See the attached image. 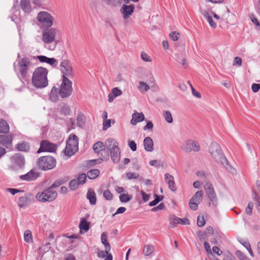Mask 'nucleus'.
<instances>
[{"instance_id":"nucleus-1","label":"nucleus","mask_w":260,"mask_h":260,"mask_svg":"<svg viewBox=\"0 0 260 260\" xmlns=\"http://www.w3.org/2000/svg\"><path fill=\"white\" fill-rule=\"evenodd\" d=\"M209 152L213 159L219 165L223 166L227 170L231 171L233 168L230 165L229 161L224 155L218 144L212 142L209 148Z\"/></svg>"},{"instance_id":"nucleus-2","label":"nucleus","mask_w":260,"mask_h":260,"mask_svg":"<svg viewBox=\"0 0 260 260\" xmlns=\"http://www.w3.org/2000/svg\"><path fill=\"white\" fill-rule=\"evenodd\" d=\"M48 70L43 67H38L34 72L32 83L37 88H44L48 84L47 79Z\"/></svg>"},{"instance_id":"nucleus-3","label":"nucleus","mask_w":260,"mask_h":260,"mask_svg":"<svg viewBox=\"0 0 260 260\" xmlns=\"http://www.w3.org/2000/svg\"><path fill=\"white\" fill-rule=\"evenodd\" d=\"M32 67V63L29 58L27 57L18 59L16 62L14 63L15 71L19 77L22 78L26 76Z\"/></svg>"},{"instance_id":"nucleus-4","label":"nucleus","mask_w":260,"mask_h":260,"mask_svg":"<svg viewBox=\"0 0 260 260\" xmlns=\"http://www.w3.org/2000/svg\"><path fill=\"white\" fill-rule=\"evenodd\" d=\"M78 150V138L75 135H71L66 144V147L63 150L64 155L70 157Z\"/></svg>"},{"instance_id":"nucleus-5","label":"nucleus","mask_w":260,"mask_h":260,"mask_svg":"<svg viewBox=\"0 0 260 260\" xmlns=\"http://www.w3.org/2000/svg\"><path fill=\"white\" fill-rule=\"evenodd\" d=\"M57 196L56 190H52L49 187L42 192H39L36 196V199L41 202H51Z\"/></svg>"},{"instance_id":"nucleus-6","label":"nucleus","mask_w":260,"mask_h":260,"mask_svg":"<svg viewBox=\"0 0 260 260\" xmlns=\"http://www.w3.org/2000/svg\"><path fill=\"white\" fill-rule=\"evenodd\" d=\"M56 165V160L50 156H45L40 157L37 162L39 168L43 170H48L53 169Z\"/></svg>"},{"instance_id":"nucleus-7","label":"nucleus","mask_w":260,"mask_h":260,"mask_svg":"<svg viewBox=\"0 0 260 260\" xmlns=\"http://www.w3.org/2000/svg\"><path fill=\"white\" fill-rule=\"evenodd\" d=\"M37 19L40 25L46 28L51 27L53 24V17L47 12L41 11L38 14Z\"/></svg>"},{"instance_id":"nucleus-8","label":"nucleus","mask_w":260,"mask_h":260,"mask_svg":"<svg viewBox=\"0 0 260 260\" xmlns=\"http://www.w3.org/2000/svg\"><path fill=\"white\" fill-rule=\"evenodd\" d=\"M202 183L203 184L207 196L211 202H212V206L216 207L218 205L217 199L212 185L207 180L203 181Z\"/></svg>"},{"instance_id":"nucleus-9","label":"nucleus","mask_w":260,"mask_h":260,"mask_svg":"<svg viewBox=\"0 0 260 260\" xmlns=\"http://www.w3.org/2000/svg\"><path fill=\"white\" fill-rule=\"evenodd\" d=\"M57 34V29L49 27L45 28L42 32V40L45 44L51 43L55 41Z\"/></svg>"},{"instance_id":"nucleus-10","label":"nucleus","mask_w":260,"mask_h":260,"mask_svg":"<svg viewBox=\"0 0 260 260\" xmlns=\"http://www.w3.org/2000/svg\"><path fill=\"white\" fill-rule=\"evenodd\" d=\"M72 82L67 78L64 77L60 86L59 93L62 98L69 96L72 92Z\"/></svg>"},{"instance_id":"nucleus-11","label":"nucleus","mask_w":260,"mask_h":260,"mask_svg":"<svg viewBox=\"0 0 260 260\" xmlns=\"http://www.w3.org/2000/svg\"><path fill=\"white\" fill-rule=\"evenodd\" d=\"M200 12L202 14V15L205 18L207 22L209 23L210 27L213 28H215L217 26V25L216 23L213 21L212 19V16L216 20H219L220 17L214 12L212 11L209 12L202 8H200Z\"/></svg>"},{"instance_id":"nucleus-12","label":"nucleus","mask_w":260,"mask_h":260,"mask_svg":"<svg viewBox=\"0 0 260 260\" xmlns=\"http://www.w3.org/2000/svg\"><path fill=\"white\" fill-rule=\"evenodd\" d=\"M60 70L63 74V78L64 77L73 78L74 73L73 68L69 60L63 59L60 63Z\"/></svg>"},{"instance_id":"nucleus-13","label":"nucleus","mask_w":260,"mask_h":260,"mask_svg":"<svg viewBox=\"0 0 260 260\" xmlns=\"http://www.w3.org/2000/svg\"><path fill=\"white\" fill-rule=\"evenodd\" d=\"M203 191L199 190L197 191L193 196L190 199L189 205L190 208L192 210H197L198 207V204H200L203 200Z\"/></svg>"},{"instance_id":"nucleus-14","label":"nucleus","mask_w":260,"mask_h":260,"mask_svg":"<svg viewBox=\"0 0 260 260\" xmlns=\"http://www.w3.org/2000/svg\"><path fill=\"white\" fill-rule=\"evenodd\" d=\"M181 148L187 152L192 151L198 152L200 150V147L198 142L192 140H188L182 144Z\"/></svg>"},{"instance_id":"nucleus-15","label":"nucleus","mask_w":260,"mask_h":260,"mask_svg":"<svg viewBox=\"0 0 260 260\" xmlns=\"http://www.w3.org/2000/svg\"><path fill=\"white\" fill-rule=\"evenodd\" d=\"M13 163V169L17 170L21 168L24 165V158L19 153H16L11 158Z\"/></svg>"},{"instance_id":"nucleus-16","label":"nucleus","mask_w":260,"mask_h":260,"mask_svg":"<svg viewBox=\"0 0 260 260\" xmlns=\"http://www.w3.org/2000/svg\"><path fill=\"white\" fill-rule=\"evenodd\" d=\"M56 149V146L54 144L51 143L48 141H43L41 143L40 148L38 150V153L42 151H47L53 152Z\"/></svg>"},{"instance_id":"nucleus-17","label":"nucleus","mask_w":260,"mask_h":260,"mask_svg":"<svg viewBox=\"0 0 260 260\" xmlns=\"http://www.w3.org/2000/svg\"><path fill=\"white\" fill-rule=\"evenodd\" d=\"M134 9V5H123L121 8L120 9V12L122 14L123 18L124 19H127L133 13Z\"/></svg>"},{"instance_id":"nucleus-18","label":"nucleus","mask_w":260,"mask_h":260,"mask_svg":"<svg viewBox=\"0 0 260 260\" xmlns=\"http://www.w3.org/2000/svg\"><path fill=\"white\" fill-rule=\"evenodd\" d=\"M105 145L109 153L120 149L118 143L114 139H108L105 141Z\"/></svg>"},{"instance_id":"nucleus-19","label":"nucleus","mask_w":260,"mask_h":260,"mask_svg":"<svg viewBox=\"0 0 260 260\" xmlns=\"http://www.w3.org/2000/svg\"><path fill=\"white\" fill-rule=\"evenodd\" d=\"M164 179L166 183L168 185L169 188L172 191H175L177 190V187L174 177L169 173H166Z\"/></svg>"},{"instance_id":"nucleus-20","label":"nucleus","mask_w":260,"mask_h":260,"mask_svg":"<svg viewBox=\"0 0 260 260\" xmlns=\"http://www.w3.org/2000/svg\"><path fill=\"white\" fill-rule=\"evenodd\" d=\"M31 195L29 193L25 194L24 196L20 197L18 199V206L20 208H25L30 203Z\"/></svg>"},{"instance_id":"nucleus-21","label":"nucleus","mask_w":260,"mask_h":260,"mask_svg":"<svg viewBox=\"0 0 260 260\" xmlns=\"http://www.w3.org/2000/svg\"><path fill=\"white\" fill-rule=\"evenodd\" d=\"M38 176V173L34 170H31L27 174L20 176V178L23 180L29 181L35 180Z\"/></svg>"},{"instance_id":"nucleus-22","label":"nucleus","mask_w":260,"mask_h":260,"mask_svg":"<svg viewBox=\"0 0 260 260\" xmlns=\"http://www.w3.org/2000/svg\"><path fill=\"white\" fill-rule=\"evenodd\" d=\"M12 140L13 137L11 135H0V144L7 148H10L11 147Z\"/></svg>"},{"instance_id":"nucleus-23","label":"nucleus","mask_w":260,"mask_h":260,"mask_svg":"<svg viewBox=\"0 0 260 260\" xmlns=\"http://www.w3.org/2000/svg\"><path fill=\"white\" fill-rule=\"evenodd\" d=\"M144 115L142 112L138 113L135 111L132 114V118L131 120V123L132 125H136L138 122L143 121L144 120Z\"/></svg>"},{"instance_id":"nucleus-24","label":"nucleus","mask_w":260,"mask_h":260,"mask_svg":"<svg viewBox=\"0 0 260 260\" xmlns=\"http://www.w3.org/2000/svg\"><path fill=\"white\" fill-rule=\"evenodd\" d=\"M37 58L41 62H46L53 67L57 66V61L54 58H49L43 55H39L37 56Z\"/></svg>"},{"instance_id":"nucleus-25","label":"nucleus","mask_w":260,"mask_h":260,"mask_svg":"<svg viewBox=\"0 0 260 260\" xmlns=\"http://www.w3.org/2000/svg\"><path fill=\"white\" fill-rule=\"evenodd\" d=\"M122 91L117 87L113 88L108 95V101L112 102L115 98L122 94Z\"/></svg>"},{"instance_id":"nucleus-26","label":"nucleus","mask_w":260,"mask_h":260,"mask_svg":"<svg viewBox=\"0 0 260 260\" xmlns=\"http://www.w3.org/2000/svg\"><path fill=\"white\" fill-rule=\"evenodd\" d=\"M144 145L147 151L151 152L153 150V142L150 137H147L144 139Z\"/></svg>"},{"instance_id":"nucleus-27","label":"nucleus","mask_w":260,"mask_h":260,"mask_svg":"<svg viewBox=\"0 0 260 260\" xmlns=\"http://www.w3.org/2000/svg\"><path fill=\"white\" fill-rule=\"evenodd\" d=\"M20 7L22 10L26 13H29L31 11L29 0H21Z\"/></svg>"},{"instance_id":"nucleus-28","label":"nucleus","mask_w":260,"mask_h":260,"mask_svg":"<svg viewBox=\"0 0 260 260\" xmlns=\"http://www.w3.org/2000/svg\"><path fill=\"white\" fill-rule=\"evenodd\" d=\"M87 199L89 201L90 204L95 205L96 203V198L94 191L89 189L86 194Z\"/></svg>"},{"instance_id":"nucleus-29","label":"nucleus","mask_w":260,"mask_h":260,"mask_svg":"<svg viewBox=\"0 0 260 260\" xmlns=\"http://www.w3.org/2000/svg\"><path fill=\"white\" fill-rule=\"evenodd\" d=\"M110 153L111 158L112 161L116 164L118 162L120 159L121 150L120 149L116 151L111 152Z\"/></svg>"},{"instance_id":"nucleus-30","label":"nucleus","mask_w":260,"mask_h":260,"mask_svg":"<svg viewBox=\"0 0 260 260\" xmlns=\"http://www.w3.org/2000/svg\"><path fill=\"white\" fill-rule=\"evenodd\" d=\"M49 99L53 102H56L58 100V90L56 87H53L52 88L50 93Z\"/></svg>"},{"instance_id":"nucleus-31","label":"nucleus","mask_w":260,"mask_h":260,"mask_svg":"<svg viewBox=\"0 0 260 260\" xmlns=\"http://www.w3.org/2000/svg\"><path fill=\"white\" fill-rule=\"evenodd\" d=\"M101 242L105 246V249L111 250V246L109 241L107 240V234L106 232H103L101 235Z\"/></svg>"},{"instance_id":"nucleus-32","label":"nucleus","mask_w":260,"mask_h":260,"mask_svg":"<svg viewBox=\"0 0 260 260\" xmlns=\"http://www.w3.org/2000/svg\"><path fill=\"white\" fill-rule=\"evenodd\" d=\"M9 126L7 122L4 120L0 121V133L7 134L9 132Z\"/></svg>"},{"instance_id":"nucleus-33","label":"nucleus","mask_w":260,"mask_h":260,"mask_svg":"<svg viewBox=\"0 0 260 260\" xmlns=\"http://www.w3.org/2000/svg\"><path fill=\"white\" fill-rule=\"evenodd\" d=\"M105 146L103 142L98 141L93 145V149L96 153L100 154V152L104 148Z\"/></svg>"},{"instance_id":"nucleus-34","label":"nucleus","mask_w":260,"mask_h":260,"mask_svg":"<svg viewBox=\"0 0 260 260\" xmlns=\"http://www.w3.org/2000/svg\"><path fill=\"white\" fill-rule=\"evenodd\" d=\"M16 148L19 151H28L29 149V145L28 143L25 142H22L18 143L16 145Z\"/></svg>"},{"instance_id":"nucleus-35","label":"nucleus","mask_w":260,"mask_h":260,"mask_svg":"<svg viewBox=\"0 0 260 260\" xmlns=\"http://www.w3.org/2000/svg\"><path fill=\"white\" fill-rule=\"evenodd\" d=\"M138 89L141 92H145L150 89V86L143 81L139 82V86Z\"/></svg>"},{"instance_id":"nucleus-36","label":"nucleus","mask_w":260,"mask_h":260,"mask_svg":"<svg viewBox=\"0 0 260 260\" xmlns=\"http://www.w3.org/2000/svg\"><path fill=\"white\" fill-rule=\"evenodd\" d=\"M100 173L99 170L92 169L87 172L86 176L90 179H94L99 175Z\"/></svg>"},{"instance_id":"nucleus-37","label":"nucleus","mask_w":260,"mask_h":260,"mask_svg":"<svg viewBox=\"0 0 260 260\" xmlns=\"http://www.w3.org/2000/svg\"><path fill=\"white\" fill-rule=\"evenodd\" d=\"M154 251V247L150 244L146 245L144 247L143 253L145 256H149Z\"/></svg>"},{"instance_id":"nucleus-38","label":"nucleus","mask_w":260,"mask_h":260,"mask_svg":"<svg viewBox=\"0 0 260 260\" xmlns=\"http://www.w3.org/2000/svg\"><path fill=\"white\" fill-rule=\"evenodd\" d=\"M77 125L79 127H82L85 124L86 121L85 116L82 113H79L77 117Z\"/></svg>"},{"instance_id":"nucleus-39","label":"nucleus","mask_w":260,"mask_h":260,"mask_svg":"<svg viewBox=\"0 0 260 260\" xmlns=\"http://www.w3.org/2000/svg\"><path fill=\"white\" fill-rule=\"evenodd\" d=\"M253 198L255 203L256 208L257 211L260 212V196L254 190L253 191Z\"/></svg>"},{"instance_id":"nucleus-40","label":"nucleus","mask_w":260,"mask_h":260,"mask_svg":"<svg viewBox=\"0 0 260 260\" xmlns=\"http://www.w3.org/2000/svg\"><path fill=\"white\" fill-rule=\"evenodd\" d=\"M89 227V223L87 222L84 218H82L79 224L80 230L84 231L86 232L88 231Z\"/></svg>"},{"instance_id":"nucleus-41","label":"nucleus","mask_w":260,"mask_h":260,"mask_svg":"<svg viewBox=\"0 0 260 260\" xmlns=\"http://www.w3.org/2000/svg\"><path fill=\"white\" fill-rule=\"evenodd\" d=\"M162 114L165 119L167 122L169 123H171L173 122V117L172 116L171 112L169 111H164Z\"/></svg>"},{"instance_id":"nucleus-42","label":"nucleus","mask_w":260,"mask_h":260,"mask_svg":"<svg viewBox=\"0 0 260 260\" xmlns=\"http://www.w3.org/2000/svg\"><path fill=\"white\" fill-rule=\"evenodd\" d=\"M154 196L155 199L153 201L150 202L149 204V206L151 207L156 205L160 201H162L164 198L163 196H159L157 194H154Z\"/></svg>"},{"instance_id":"nucleus-43","label":"nucleus","mask_w":260,"mask_h":260,"mask_svg":"<svg viewBox=\"0 0 260 260\" xmlns=\"http://www.w3.org/2000/svg\"><path fill=\"white\" fill-rule=\"evenodd\" d=\"M102 160H107L109 158V154L105 147L98 154Z\"/></svg>"},{"instance_id":"nucleus-44","label":"nucleus","mask_w":260,"mask_h":260,"mask_svg":"<svg viewBox=\"0 0 260 260\" xmlns=\"http://www.w3.org/2000/svg\"><path fill=\"white\" fill-rule=\"evenodd\" d=\"M24 239L25 241L27 243L32 242V234L30 231L27 230L24 232Z\"/></svg>"},{"instance_id":"nucleus-45","label":"nucleus","mask_w":260,"mask_h":260,"mask_svg":"<svg viewBox=\"0 0 260 260\" xmlns=\"http://www.w3.org/2000/svg\"><path fill=\"white\" fill-rule=\"evenodd\" d=\"M60 112L64 115H69L71 113V109L69 105H64L60 108Z\"/></svg>"},{"instance_id":"nucleus-46","label":"nucleus","mask_w":260,"mask_h":260,"mask_svg":"<svg viewBox=\"0 0 260 260\" xmlns=\"http://www.w3.org/2000/svg\"><path fill=\"white\" fill-rule=\"evenodd\" d=\"M86 176H87L85 174H82L79 175L77 179L76 180L78 182L80 185H83L85 183Z\"/></svg>"},{"instance_id":"nucleus-47","label":"nucleus","mask_w":260,"mask_h":260,"mask_svg":"<svg viewBox=\"0 0 260 260\" xmlns=\"http://www.w3.org/2000/svg\"><path fill=\"white\" fill-rule=\"evenodd\" d=\"M132 198L131 196L123 193L119 196V200L121 202H127L131 200Z\"/></svg>"},{"instance_id":"nucleus-48","label":"nucleus","mask_w":260,"mask_h":260,"mask_svg":"<svg viewBox=\"0 0 260 260\" xmlns=\"http://www.w3.org/2000/svg\"><path fill=\"white\" fill-rule=\"evenodd\" d=\"M180 35L177 31H173L171 32L169 35V37L171 39H172L174 41H176L178 40Z\"/></svg>"},{"instance_id":"nucleus-49","label":"nucleus","mask_w":260,"mask_h":260,"mask_svg":"<svg viewBox=\"0 0 260 260\" xmlns=\"http://www.w3.org/2000/svg\"><path fill=\"white\" fill-rule=\"evenodd\" d=\"M79 185H80V184L76 179L71 180L69 183L70 188L73 190L76 189Z\"/></svg>"},{"instance_id":"nucleus-50","label":"nucleus","mask_w":260,"mask_h":260,"mask_svg":"<svg viewBox=\"0 0 260 260\" xmlns=\"http://www.w3.org/2000/svg\"><path fill=\"white\" fill-rule=\"evenodd\" d=\"M141 58L145 62H151L152 61L151 57L144 51H142L141 53Z\"/></svg>"},{"instance_id":"nucleus-51","label":"nucleus","mask_w":260,"mask_h":260,"mask_svg":"<svg viewBox=\"0 0 260 260\" xmlns=\"http://www.w3.org/2000/svg\"><path fill=\"white\" fill-rule=\"evenodd\" d=\"M105 251H100L98 252V256L99 257L104 258L106 256H107L108 254H110L109 252L111 250H108L107 249H105Z\"/></svg>"},{"instance_id":"nucleus-52","label":"nucleus","mask_w":260,"mask_h":260,"mask_svg":"<svg viewBox=\"0 0 260 260\" xmlns=\"http://www.w3.org/2000/svg\"><path fill=\"white\" fill-rule=\"evenodd\" d=\"M103 195L107 200H111L113 199V194L108 189H106L104 191Z\"/></svg>"},{"instance_id":"nucleus-53","label":"nucleus","mask_w":260,"mask_h":260,"mask_svg":"<svg viewBox=\"0 0 260 260\" xmlns=\"http://www.w3.org/2000/svg\"><path fill=\"white\" fill-rule=\"evenodd\" d=\"M128 145L133 151H135L137 150V144L134 141H128Z\"/></svg>"},{"instance_id":"nucleus-54","label":"nucleus","mask_w":260,"mask_h":260,"mask_svg":"<svg viewBox=\"0 0 260 260\" xmlns=\"http://www.w3.org/2000/svg\"><path fill=\"white\" fill-rule=\"evenodd\" d=\"M205 224V220L203 216H199L197 219V224L199 226L202 227Z\"/></svg>"},{"instance_id":"nucleus-55","label":"nucleus","mask_w":260,"mask_h":260,"mask_svg":"<svg viewBox=\"0 0 260 260\" xmlns=\"http://www.w3.org/2000/svg\"><path fill=\"white\" fill-rule=\"evenodd\" d=\"M214 230L212 226H209L207 227L205 231V235L207 236H210L213 234Z\"/></svg>"},{"instance_id":"nucleus-56","label":"nucleus","mask_w":260,"mask_h":260,"mask_svg":"<svg viewBox=\"0 0 260 260\" xmlns=\"http://www.w3.org/2000/svg\"><path fill=\"white\" fill-rule=\"evenodd\" d=\"M253 208V204L252 202H249L246 208V212L247 214L251 215L252 213V209Z\"/></svg>"},{"instance_id":"nucleus-57","label":"nucleus","mask_w":260,"mask_h":260,"mask_svg":"<svg viewBox=\"0 0 260 260\" xmlns=\"http://www.w3.org/2000/svg\"><path fill=\"white\" fill-rule=\"evenodd\" d=\"M7 190L8 192H10L13 195H14L16 193H18V192H24V191L23 190H20V189H16V188H7Z\"/></svg>"},{"instance_id":"nucleus-58","label":"nucleus","mask_w":260,"mask_h":260,"mask_svg":"<svg viewBox=\"0 0 260 260\" xmlns=\"http://www.w3.org/2000/svg\"><path fill=\"white\" fill-rule=\"evenodd\" d=\"M139 176V174L134 172H128L126 174V177L128 179H132L133 178H138Z\"/></svg>"},{"instance_id":"nucleus-59","label":"nucleus","mask_w":260,"mask_h":260,"mask_svg":"<svg viewBox=\"0 0 260 260\" xmlns=\"http://www.w3.org/2000/svg\"><path fill=\"white\" fill-rule=\"evenodd\" d=\"M111 126V120L110 119L104 120L103 122V129L106 130Z\"/></svg>"},{"instance_id":"nucleus-60","label":"nucleus","mask_w":260,"mask_h":260,"mask_svg":"<svg viewBox=\"0 0 260 260\" xmlns=\"http://www.w3.org/2000/svg\"><path fill=\"white\" fill-rule=\"evenodd\" d=\"M140 193L142 196V199L144 202H146L149 200L150 194H146L143 190H141Z\"/></svg>"},{"instance_id":"nucleus-61","label":"nucleus","mask_w":260,"mask_h":260,"mask_svg":"<svg viewBox=\"0 0 260 260\" xmlns=\"http://www.w3.org/2000/svg\"><path fill=\"white\" fill-rule=\"evenodd\" d=\"M180 221H181V218H178V217H175L171 220L170 224H171V225L173 226V227H174L178 223H179Z\"/></svg>"},{"instance_id":"nucleus-62","label":"nucleus","mask_w":260,"mask_h":260,"mask_svg":"<svg viewBox=\"0 0 260 260\" xmlns=\"http://www.w3.org/2000/svg\"><path fill=\"white\" fill-rule=\"evenodd\" d=\"M204 248L208 254H212V251L210 248V246L207 242H205L204 243Z\"/></svg>"},{"instance_id":"nucleus-63","label":"nucleus","mask_w":260,"mask_h":260,"mask_svg":"<svg viewBox=\"0 0 260 260\" xmlns=\"http://www.w3.org/2000/svg\"><path fill=\"white\" fill-rule=\"evenodd\" d=\"M255 191L257 194L258 193L260 194V181L257 180L255 182V188L253 189V191Z\"/></svg>"},{"instance_id":"nucleus-64","label":"nucleus","mask_w":260,"mask_h":260,"mask_svg":"<svg viewBox=\"0 0 260 260\" xmlns=\"http://www.w3.org/2000/svg\"><path fill=\"white\" fill-rule=\"evenodd\" d=\"M236 64H238L239 66H241L242 65V59L240 57H235L233 62V65L235 66Z\"/></svg>"}]
</instances>
